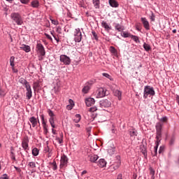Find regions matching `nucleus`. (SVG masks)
Returning <instances> with one entry per match:
<instances>
[{
	"label": "nucleus",
	"instance_id": "nucleus-26",
	"mask_svg": "<svg viewBox=\"0 0 179 179\" xmlns=\"http://www.w3.org/2000/svg\"><path fill=\"white\" fill-rule=\"evenodd\" d=\"M80 120H81L80 115L77 114V115H76L73 121H74V122H76V124H78V122H80Z\"/></svg>",
	"mask_w": 179,
	"mask_h": 179
},
{
	"label": "nucleus",
	"instance_id": "nucleus-24",
	"mask_svg": "<svg viewBox=\"0 0 179 179\" xmlns=\"http://www.w3.org/2000/svg\"><path fill=\"white\" fill-rule=\"evenodd\" d=\"M50 164L52 166V169L54 171H55V170H57L58 166H57V162L55 161L50 162Z\"/></svg>",
	"mask_w": 179,
	"mask_h": 179
},
{
	"label": "nucleus",
	"instance_id": "nucleus-62",
	"mask_svg": "<svg viewBox=\"0 0 179 179\" xmlns=\"http://www.w3.org/2000/svg\"><path fill=\"white\" fill-rule=\"evenodd\" d=\"M162 152H163V148H162V147H160L159 150V153H162Z\"/></svg>",
	"mask_w": 179,
	"mask_h": 179
},
{
	"label": "nucleus",
	"instance_id": "nucleus-53",
	"mask_svg": "<svg viewBox=\"0 0 179 179\" xmlns=\"http://www.w3.org/2000/svg\"><path fill=\"white\" fill-rule=\"evenodd\" d=\"M108 153L111 154L113 152H115V148H112V151L111 150H110V148L108 150Z\"/></svg>",
	"mask_w": 179,
	"mask_h": 179
},
{
	"label": "nucleus",
	"instance_id": "nucleus-60",
	"mask_svg": "<svg viewBox=\"0 0 179 179\" xmlns=\"http://www.w3.org/2000/svg\"><path fill=\"white\" fill-rule=\"evenodd\" d=\"M12 69H13V72H15V73L17 72V69H15V66L12 67Z\"/></svg>",
	"mask_w": 179,
	"mask_h": 179
},
{
	"label": "nucleus",
	"instance_id": "nucleus-57",
	"mask_svg": "<svg viewBox=\"0 0 179 179\" xmlns=\"http://www.w3.org/2000/svg\"><path fill=\"white\" fill-rule=\"evenodd\" d=\"M57 142H59V143H62V142H63V140H62V138H57Z\"/></svg>",
	"mask_w": 179,
	"mask_h": 179
},
{
	"label": "nucleus",
	"instance_id": "nucleus-11",
	"mask_svg": "<svg viewBox=\"0 0 179 179\" xmlns=\"http://www.w3.org/2000/svg\"><path fill=\"white\" fill-rule=\"evenodd\" d=\"M25 88L27 89L26 96L27 97L28 100H30L33 96L31 87H30V85H26Z\"/></svg>",
	"mask_w": 179,
	"mask_h": 179
},
{
	"label": "nucleus",
	"instance_id": "nucleus-45",
	"mask_svg": "<svg viewBox=\"0 0 179 179\" xmlns=\"http://www.w3.org/2000/svg\"><path fill=\"white\" fill-rule=\"evenodd\" d=\"M54 89H55V93L56 94H58V92H59V87L56 86V87H54Z\"/></svg>",
	"mask_w": 179,
	"mask_h": 179
},
{
	"label": "nucleus",
	"instance_id": "nucleus-4",
	"mask_svg": "<svg viewBox=\"0 0 179 179\" xmlns=\"http://www.w3.org/2000/svg\"><path fill=\"white\" fill-rule=\"evenodd\" d=\"M74 40L76 43H80L82 41V32L79 28L74 30Z\"/></svg>",
	"mask_w": 179,
	"mask_h": 179
},
{
	"label": "nucleus",
	"instance_id": "nucleus-38",
	"mask_svg": "<svg viewBox=\"0 0 179 179\" xmlns=\"http://www.w3.org/2000/svg\"><path fill=\"white\" fill-rule=\"evenodd\" d=\"M40 86V84L38 82H36L33 84L34 90H36L37 88Z\"/></svg>",
	"mask_w": 179,
	"mask_h": 179
},
{
	"label": "nucleus",
	"instance_id": "nucleus-50",
	"mask_svg": "<svg viewBox=\"0 0 179 179\" xmlns=\"http://www.w3.org/2000/svg\"><path fill=\"white\" fill-rule=\"evenodd\" d=\"M92 36L95 40H97V34H96L95 31H92Z\"/></svg>",
	"mask_w": 179,
	"mask_h": 179
},
{
	"label": "nucleus",
	"instance_id": "nucleus-1",
	"mask_svg": "<svg viewBox=\"0 0 179 179\" xmlns=\"http://www.w3.org/2000/svg\"><path fill=\"white\" fill-rule=\"evenodd\" d=\"M156 128V132H157V135H156V142H155V145L156 146H155L154 148V150H155V156H156V155H157V148H159V143L160 142V141H162V123L158 122L156 124L155 126Z\"/></svg>",
	"mask_w": 179,
	"mask_h": 179
},
{
	"label": "nucleus",
	"instance_id": "nucleus-32",
	"mask_svg": "<svg viewBox=\"0 0 179 179\" xmlns=\"http://www.w3.org/2000/svg\"><path fill=\"white\" fill-rule=\"evenodd\" d=\"M89 90H90V87H89V85H85L83 90H82V92L83 93H87V92H89Z\"/></svg>",
	"mask_w": 179,
	"mask_h": 179
},
{
	"label": "nucleus",
	"instance_id": "nucleus-51",
	"mask_svg": "<svg viewBox=\"0 0 179 179\" xmlns=\"http://www.w3.org/2000/svg\"><path fill=\"white\" fill-rule=\"evenodd\" d=\"M69 103H70V106H75V103H73V101L72 99L69 100Z\"/></svg>",
	"mask_w": 179,
	"mask_h": 179
},
{
	"label": "nucleus",
	"instance_id": "nucleus-54",
	"mask_svg": "<svg viewBox=\"0 0 179 179\" xmlns=\"http://www.w3.org/2000/svg\"><path fill=\"white\" fill-rule=\"evenodd\" d=\"M67 110H72V108H73V106L71 105H68L66 106Z\"/></svg>",
	"mask_w": 179,
	"mask_h": 179
},
{
	"label": "nucleus",
	"instance_id": "nucleus-23",
	"mask_svg": "<svg viewBox=\"0 0 179 179\" xmlns=\"http://www.w3.org/2000/svg\"><path fill=\"white\" fill-rule=\"evenodd\" d=\"M20 83H22V85H23L24 86V87H26V86L30 85L29 82H27L26 80H24V78H20Z\"/></svg>",
	"mask_w": 179,
	"mask_h": 179
},
{
	"label": "nucleus",
	"instance_id": "nucleus-5",
	"mask_svg": "<svg viewBox=\"0 0 179 179\" xmlns=\"http://www.w3.org/2000/svg\"><path fill=\"white\" fill-rule=\"evenodd\" d=\"M96 94H97V97L100 99L101 97H104L105 96H108V91H107V90L103 87H101L97 90Z\"/></svg>",
	"mask_w": 179,
	"mask_h": 179
},
{
	"label": "nucleus",
	"instance_id": "nucleus-27",
	"mask_svg": "<svg viewBox=\"0 0 179 179\" xmlns=\"http://www.w3.org/2000/svg\"><path fill=\"white\" fill-rule=\"evenodd\" d=\"M50 118H55V114H54V112L51 110L50 109H48L47 111Z\"/></svg>",
	"mask_w": 179,
	"mask_h": 179
},
{
	"label": "nucleus",
	"instance_id": "nucleus-19",
	"mask_svg": "<svg viewBox=\"0 0 179 179\" xmlns=\"http://www.w3.org/2000/svg\"><path fill=\"white\" fill-rule=\"evenodd\" d=\"M31 6H32V8H37L40 6V2H38V0H34L31 2Z\"/></svg>",
	"mask_w": 179,
	"mask_h": 179
},
{
	"label": "nucleus",
	"instance_id": "nucleus-59",
	"mask_svg": "<svg viewBox=\"0 0 179 179\" xmlns=\"http://www.w3.org/2000/svg\"><path fill=\"white\" fill-rule=\"evenodd\" d=\"M52 36L54 37L55 40H57L58 38L55 36V34L54 33L51 32Z\"/></svg>",
	"mask_w": 179,
	"mask_h": 179
},
{
	"label": "nucleus",
	"instance_id": "nucleus-39",
	"mask_svg": "<svg viewBox=\"0 0 179 179\" xmlns=\"http://www.w3.org/2000/svg\"><path fill=\"white\" fill-rule=\"evenodd\" d=\"M176 141V137H174V136H173L171 138V140L169 141V145H171V146L172 145H174V142Z\"/></svg>",
	"mask_w": 179,
	"mask_h": 179
},
{
	"label": "nucleus",
	"instance_id": "nucleus-22",
	"mask_svg": "<svg viewBox=\"0 0 179 179\" xmlns=\"http://www.w3.org/2000/svg\"><path fill=\"white\" fill-rule=\"evenodd\" d=\"M55 117H50L49 118V122L52 127V128H55Z\"/></svg>",
	"mask_w": 179,
	"mask_h": 179
},
{
	"label": "nucleus",
	"instance_id": "nucleus-9",
	"mask_svg": "<svg viewBox=\"0 0 179 179\" xmlns=\"http://www.w3.org/2000/svg\"><path fill=\"white\" fill-rule=\"evenodd\" d=\"M100 106L102 108H107L111 106V102L107 99H104L100 101Z\"/></svg>",
	"mask_w": 179,
	"mask_h": 179
},
{
	"label": "nucleus",
	"instance_id": "nucleus-41",
	"mask_svg": "<svg viewBox=\"0 0 179 179\" xmlns=\"http://www.w3.org/2000/svg\"><path fill=\"white\" fill-rule=\"evenodd\" d=\"M28 166H29L31 169H34V168L36 167V163H35V162H29Z\"/></svg>",
	"mask_w": 179,
	"mask_h": 179
},
{
	"label": "nucleus",
	"instance_id": "nucleus-30",
	"mask_svg": "<svg viewBox=\"0 0 179 179\" xmlns=\"http://www.w3.org/2000/svg\"><path fill=\"white\" fill-rule=\"evenodd\" d=\"M109 50L111 54H113V55H117V49H115L114 46H110Z\"/></svg>",
	"mask_w": 179,
	"mask_h": 179
},
{
	"label": "nucleus",
	"instance_id": "nucleus-58",
	"mask_svg": "<svg viewBox=\"0 0 179 179\" xmlns=\"http://www.w3.org/2000/svg\"><path fill=\"white\" fill-rule=\"evenodd\" d=\"M84 174H87V171H83L81 173V176H83Z\"/></svg>",
	"mask_w": 179,
	"mask_h": 179
},
{
	"label": "nucleus",
	"instance_id": "nucleus-14",
	"mask_svg": "<svg viewBox=\"0 0 179 179\" xmlns=\"http://www.w3.org/2000/svg\"><path fill=\"white\" fill-rule=\"evenodd\" d=\"M20 48L22 50V51H24L25 52H30V51H31V48H30L29 45H24V44L21 45Z\"/></svg>",
	"mask_w": 179,
	"mask_h": 179
},
{
	"label": "nucleus",
	"instance_id": "nucleus-8",
	"mask_svg": "<svg viewBox=\"0 0 179 179\" xmlns=\"http://www.w3.org/2000/svg\"><path fill=\"white\" fill-rule=\"evenodd\" d=\"M36 51L40 53L42 57L45 55V50L44 49V46L41 43H37L36 45Z\"/></svg>",
	"mask_w": 179,
	"mask_h": 179
},
{
	"label": "nucleus",
	"instance_id": "nucleus-48",
	"mask_svg": "<svg viewBox=\"0 0 179 179\" xmlns=\"http://www.w3.org/2000/svg\"><path fill=\"white\" fill-rule=\"evenodd\" d=\"M150 20H151L152 22H155V14L152 13V14H151V16H150Z\"/></svg>",
	"mask_w": 179,
	"mask_h": 179
},
{
	"label": "nucleus",
	"instance_id": "nucleus-16",
	"mask_svg": "<svg viewBox=\"0 0 179 179\" xmlns=\"http://www.w3.org/2000/svg\"><path fill=\"white\" fill-rule=\"evenodd\" d=\"M107 165V162L104 159H101L99 160L98 166L99 167H101V169H103V167H106Z\"/></svg>",
	"mask_w": 179,
	"mask_h": 179
},
{
	"label": "nucleus",
	"instance_id": "nucleus-42",
	"mask_svg": "<svg viewBox=\"0 0 179 179\" xmlns=\"http://www.w3.org/2000/svg\"><path fill=\"white\" fill-rule=\"evenodd\" d=\"M102 75L105 78H107L108 79H110V80H113V78H111V76H110V74L106 73H103Z\"/></svg>",
	"mask_w": 179,
	"mask_h": 179
},
{
	"label": "nucleus",
	"instance_id": "nucleus-20",
	"mask_svg": "<svg viewBox=\"0 0 179 179\" xmlns=\"http://www.w3.org/2000/svg\"><path fill=\"white\" fill-rule=\"evenodd\" d=\"M98 159H99V156L96 155H92L90 156V162H92V163H96Z\"/></svg>",
	"mask_w": 179,
	"mask_h": 179
},
{
	"label": "nucleus",
	"instance_id": "nucleus-56",
	"mask_svg": "<svg viewBox=\"0 0 179 179\" xmlns=\"http://www.w3.org/2000/svg\"><path fill=\"white\" fill-rule=\"evenodd\" d=\"M117 179H122V174H121V173L118 174Z\"/></svg>",
	"mask_w": 179,
	"mask_h": 179
},
{
	"label": "nucleus",
	"instance_id": "nucleus-13",
	"mask_svg": "<svg viewBox=\"0 0 179 179\" xmlns=\"http://www.w3.org/2000/svg\"><path fill=\"white\" fill-rule=\"evenodd\" d=\"M94 103H96V101H94V99L93 98H87L85 99V104L87 106V107L93 106Z\"/></svg>",
	"mask_w": 179,
	"mask_h": 179
},
{
	"label": "nucleus",
	"instance_id": "nucleus-63",
	"mask_svg": "<svg viewBox=\"0 0 179 179\" xmlns=\"http://www.w3.org/2000/svg\"><path fill=\"white\" fill-rule=\"evenodd\" d=\"M52 134H53V135H55V129H52Z\"/></svg>",
	"mask_w": 179,
	"mask_h": 179
},
{
	"label": "nucleus",
	"instance_id": "nucleus-29",
	"mask_svg": "<svg viewBox=\"0 0 179 179\" xmlns=\"http://www.w3.org/2000/svg\"><path fill=\"white\" fill-rule=\"evenodd\" d=\"M131 38H132V40H134V41H135V43H141V41H139V37L136 36L135 35H131Z\"/></svg>",
	"mask_w": 179,
	"mask_h": 179
},
{
	"label": "nucleus",
	"instance_id": "nucleus-47",
	"mask_svg": "<svg viewBox=\"0 0 179 179\" xmlns=\"http://www.w3.org/2000/svg\"><path fill=\"white\" fill-rule=\"evenodd\" d=\"M168 120L169 119L167 118V117H164L161 118L162 122H167Z\"/></svg>",
	"mask_w": 179,
	"mask_h": 179
},
{
	"label": "nucleus",
	"instance_id": "nucleus-18",
	"mask_svg": "<svg viewBox=\"0 0 179 179\" xmlns=\"http://www.w3.org/2000/svg\"><path fill=\"white\" fill-rule=\"evenodd\" d=\"M113 94H114V96L117 97L118 100H121L122 99L121 96L122 95V93L121 92V91L118 90H115V91H113Z\"/></svg>",
	"mask_w": 179,
	"mask_h": 179
},
{
	"label": "nucleus",
	"instance_id": "nucleus-34",
	"mask_svg": "<svg viewBox=\"0 0 179 179\" xmlns=\"http://www.w3.org/2000/svg\"><path fill=\"white\" fill-rule=\"evenodd\" d=\"M38 152H39V150L37 149V148H34L32 150L33 156H38Z\"/></svg>",
	"mask_w": 179,
	"mask_h": 179
},
{
	"label": "nucleus",
	"instance_id": "nucleus-10",
	"mask_svg": "<svg viewBox=\"0 0 179 179\" xmlns=\"http://www.w3.org/2000/svg\"><path fill=\"white\" fill-rule=\"evenodd\" d=\"M22 146L26 151L29 150V138L25 137L22 141Z\"/></svg>",
	"mask_w": 179,
	"mask_h": 179
},
{
	"label": "nucleus",
	"instance_id": "nucleus-28",
	"mask_svg": "<svg viewBox=\"0 0 179 179\" xmlns=\"http://www.w3.org/2000/svg\"><path fill=\"white\" fill-rule=\"evenodd\" d=\"M115 29L119 31H122V30H124V27L121 26L120 24H116Z\"/></svg>",
	"mask_w": 179,
	"mask_h": 179
},
{
	"label": "nucleus",
	"instance_id": "nucleus-64",
	"mask_svg": "<svg viewBox=\"0 0 179 179\" xmlns=\"http://www.w3.org/2000/svg\"><path fill=\"white\" fill-rule=\"evenodd\" d=\"M172 33H173V34L177 33V29H173V30L172 31Z\"/></svg>",
	"mask_w": 179,
	"mask_h": 179
},
{
	"label": "nucleus",
	"instance_id": "nucleus-36",
	"mask_svg": "<svg viewBox=\"0 0 179 179\" xmlns=\"http://www.w3.org/2000/svg\"><path fill=\"white\" fill-rule=\"evenodd\" d=\"M150 176H152L151 178L155 179V170L152 168H150Z\"/></svg>",
	"mask_w": 179,
	"mask_h": 179
},
{
	"label": "nucleus",
	"instance_id": "nucleus-40",
	"mask_svg": "<svg viewBox=\"0 0 179 179\" xmlns=\"http://www.w3.org/2000/svg\"><path fill=\"white\" fill-rule=\"evenodd\" d=\"M41 121H42V124H43V127H45L47 125V123L45 122V120H44V115H42L41 116Z\"/></svg>",
	"mask_w": 179,
	"mask_h": 179
},
{
	"label": "nucleus",
	"instance_id": "nucleus-17",
	"mask_svg": "<svg viewBox=\"0 0 179 179\" xmlns=\"http://www.w3.org/2000/svg\"><path fill=\"white\" fill-rule=\"evenodd\" d=\"M109 5L112 8H118L119 6L118 2H117L115 0H109Z\"/></svg>",
	"mask_w": 179,
	"mask_h": 179
},
{
	"label": "nucleus",
	"instance_id": "nucleus-7",
	"mask_svg": "<svg viewBox=\"0 0 179 179\" xmlns=\"http://www.w3.org/2000/svg\"><path fill=\"white\" fill-rule=\"evenodd\" d=\"M68 166V157L62 155L60 159V169H64Z\"/></svg>",
	"mask_w": 179,
	"mask_h": 179
},
{
	"label": "nucleus",
	"instance_id": "nucleus-44",
	"mask_svg": "<svg viewBox=\"0 0 179 179\" xmlns=\"http://www.w3.org/2000/svg\"><path fill=\"white\" fill-rule=\"evenodd\" d=\"M45 36L46 38H48V40H50L51 41V43H52V38L51 37V36H50L48 34H45Z\"/></svg>",
	"mask_w": 179,
	"mask_h": 179
},
{
	"label": "nucleus",
	"instance_id": "nucleus-21",
	"mask_svg": "<svg viewBox=\"0 0 179 179\" xmlns=\"http://www.w3.org/2000/svg\"><path fill=\"white\" fill-rule=\"evenodd\" d=\"M101 25H102V27H104V29H105L106 30H107V31L111 30V27H109V25H108V24H107V22L103 21V22H101Z\"/></svg>",
	"mask_w": 179,
	"mask_h": 179
},
{
	"label": "nucleus",
	"instance_id": "nucleus-43",
	"mask_svg": "<svg viewBox=\"0 0 179 179\" xmlns=\"http://www.w3.org/2000/svg\"><path fill=\"white\" fill-rule=\"evenodd\" d=\"M50 21L52 22V24H55V26L59 24V22L55 20L50 19Z\"/></svg>",
	"mask_w": 179,
	"mask_h": 179
},
{
	"label": "nucleus",
	"instance_id": "nucleus-37",
	"mask_svg": "<svg viewBox=\"0 0 179 179\" xmlns=\"http://www.w3.org/2000/svg\"><path fill=\"white\" fill-rule=\"evenodd\" d=\"M130 136H136V131L131 129L129 131Z\"/></svg>",
	"mask_w": 179,
	"mask_h": 179
},
{
	"label": "nucleus",
	"instance_id": "nucleus-3",
	"mask_svg": "<svg viewBox=\"0 0 179 179\" xmlns=\"http://www.w3.org/2000/svg\"><path fill=\"white\" fill-rule=\"evenodd\" d=\"M155 89L153 87L147 85L144 87V94L143 97L144 99H148V96H155Z\"/></svg>",
	"mask_w": 179,
	"mask_h": 179
},
{
	"label": "nucleus",
	"instance_id": "nucleus-25",
	"mask_svg": "<svg viewBox=\"0 0 179 179\" xmlns=\"http://www.w3.org/2000/svg\"><path fill=\"white\" fill-rule=\"evenodd\" d=\"M93 3L96 9L100 8V0H93Z\"/></svg>",
	"mask_w": 179,
	"mask_h": 179
},
{
	"label": "nucleus",
	"instance_id": "nucleus-2",
	"mask_svg": "<svg viewBox=\"0 0 179 179\" xmlns=\"http://www.w3.org/2000/svg\"><path fill=\"white\" fill-rule=\"evenodd\" d=\"M10 18L17 26H22L23 24V18L19 13H12L10 14Z\"/></svg>",
	"mask_w": 179,
	"mask_h": 179
},
{
	"label": "nucleus",
	"instance_id": "nucleus-6",
	"mask_svg": "<svg viewBox=\"0 0 179 179\" xmlns=\"http://www.w3.org/2000/svg\"><path fill=\"white\" fill-rule=\"evenodd\" d=\"M59 59H60V62H62L63 64H64V65L71 64V58H69V57L65 55H60Z\"/></svg>",
	"mask_w": 179,
	"mask_h": 179
},
{
	"label": "nucleus",
	"instance_id": "nucleus-49",
	"mask_svg": "<svg viewBox=\"0 0 179 179\" xmlns=\"http://www.w3.org/2000/svg\"><path fill=\"white\" fill-rule=\"evenodd\" d=\"M43 131H44V134H48V129H47V125L43 126Z\"/></svg>",
	"mask_w": 179,
	"mask_h": 179
},
{
	"label": "nucleus",
	"instance_id": "nucleus-31",
	"mask_svg": "<svg viewBox=\"0 0 179 179\" xmlns=\"http://www.w3.org/2000/svg\"><path fill=\"white\" fill-rule=\"evenodd\" d=\"M143 48L145 51H150V45L146 43H144L143 44Z\"/></svg>",
	"mask_w": 179,
	"mask_h": 179
},
{
	"label": "nucleus",
	"instance_id": "nucleus-46",
	"mask_svg": "<svg viewBox=\"0 0 179 179\" xmlns=\"http://www.w3.org/2000/svg\"><path fill=\"white\" fill-rule=\"evenodd\" d=\"M90 113H94V111H97V108L96 107H92L90 108Z\"/></svg>",
	"mask_w": 179,
	"mask_h": 179
},
{
	"label": "nucleus",
	"instance_id": "nucleus-12",
	"mask_svg": "<svg viewBox=\"0 0 179 179\" xmlns=\"http://www.w3.org/2000/svg\"><path fill=\"white\" fill-rule=\"evenodd\" d=\"M141 22L143 24V27L146 30H150V25L149 24V22L145 17H141Z\"/></svg>",
	"mask_w": 179,
	"mask_h": 179
},
{
	"label": "nucleus",
	"instance_id": "nucleus-52",
	"mask_svg": "<svg viewBox=\"0 0 179 179\" xmlns=\"http://www.w3.org/2000/svg\"><path fill=\"white\" fill-rule=\"evenodd\" d=\"M20 2L22 3L26 4V3H29V0H20Z\"/></svg>",
	"mask_w": 179,
	"mask_h": 179
},
{
	"label": "nucleus",
	"instance_id": "nucleus-15",
	"mask_svg": "<svg viewBox=\"0 0 179 179\" xmlns=\"http://www.w3.org/2000/svg\"><path fill=\"white\" fill-rule=\"evenodd\" d=\"M29 121L31 122L33 128H34L37 126V122H38L37 119L36 117H34V116L30 117L29 119Z\"/></svg>",
	"mask_w": 179,
	"mask_h": 179
},
{
	"label": "nucleus",
	"instance_id": "nucleus-55",
	"mask_svg": "<svg viewBox=\"0 0 179 179\" xmlns=\"http://www.w3.org/2000/svg\"><path fill=\"white\" fill-rule=\"evenodd\" d=\"M0 179H9V178H8V176H6V175H3V176L0 178Z\"/></svg>",
	"mask_w": 179,
	"mask_h": 179
},
{
	"label": "nucleus",
	"instance_id": "nucleus-61",
	"mask_svg": "<svg viewBox=\"0 0 179 179\" xmlns=\"http://www.w3.org/2000/svg\"><path fill=\"white\" fill-rule=\"evenodd\" d=\"M112 132H113V134H115V132H117V129H112Z\"/></svg>",
	"mask_w": 179,
	"mask_h": 179
},
{
	"label": "nucleus",
	"instance_id": "nucleus-33",
	"mask_svg": "<svg viewBox=\"0 0 179 179\" xmlns=\"http://www.w3.org/2000/svg\"><path fill=\"white\" fill-rule=\"evenodd\" d=\"M10 66H12V68H13V66H15V57L12 56L10 58Z\"/></svg>",
	"mask_w": 179,
	"mask_h": 179
},
{
	"label": "nucleus",
	"instance_id": "nucleus-35",
	"mask_svg": "<svg viewBox=\"0 0 179 179\" xmlns=\"http://www.w3.org/2000/svg\"><path fill=\"white\" fill-rule=\"evenodd\" d=\"M131 35H132V34H129V33H128V32H125V31H124V32L122 33V37H124L125 38H128V37H131Z\"/></svg>",
	"mask_w": 179,
	"mask_h": 179
}]
</instances>
